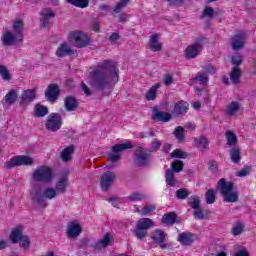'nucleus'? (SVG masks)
<instances>
[{
  "label": "nucleus",
  "instance_id": "1",
  "mask_svg": "<svg viewBox=\"0 0 256 256\" xmlns=\"http://www.w3.org/2000/svg\"><path fill=\"white\" fill-rule=\"evenodd\" d=\"M89 79L91 87L96 91L113 89V85L119 83V67H117V62L106 59L90 67Z\"/></svg>",
  "mask_w": 256,
  "mask_h": 256
},
{
  "label": "nucleus",
  "instance_id": "2",
  "mask_svg": "<svg viewBox=\"0 0 256 256\" xmlns=\"http://www.w3.org/2000/svg\"><path fill=\"white\" fill-rule=\"evenodd\" d=\"M218 187L225 203H237V201H239V194L235 192V185L233 182L222 178L218 181Z\"/></svg>",
  "mask_w": 256,
  "mask_h": 256
},
{
  "label": "nucleus",
  "instance_id": "3",
  "mask_svg": "<svg viewBox=\"0 0 256 256\" xmlns=\"http://www.w3.org/2000/svg\"><path fill=\"white\" fill-rule=\"evenodd\" d=\"M155 227V222L151 218H140L132 230V233L136 239L139 241H143V239L147 238L149 235V229H153Z\"/></svg>",
  "mask_w": 256,
  "mask_h": 256
},
{
  "label": "nucleus",
  "instance_id": "4",
  "mask_svg": "<svg viewBox=\"0 0 256 256\" xmlns=\"http://www.w3.org/2000/svg\"><path fill=\"white\" fill-rule=\"evenodd\" d=\"M153 151L150 149L138 146L134 150L133 163L136 167H149L151 165V157Z\"/></svg>",
  "mask_w": 256,
  "mask_h": 256
},
{
  "label": "nucleus",
  "instance_id": "5",
  "mask_svg": "<svg viewBox=\"0 0 256 256\" xmlns=\"http://www.w3.org/2000/svg\"><path fill=\"white\" fill-rule=\"evenodd\" d=\"M9 239L13 244L19 243L23 251H29L31 249V239H29V236L23 235V230L19 228L12 229Z\"/></svg>",
  "mask_w": 256,
  "mask_h": 256
},
{
  "label": "nucleus",
  "instance_id": "6",
  "mask_svg": "<svg viewBox=\"0 0 256 256\" xmlns=\"http://www.w3.org/2000/svg\"><path fill=\"white\" fill-rule=\"evenodd\" d=\"M36 183H51L53 181V170L49 166H40L32 174Z\"/></svg>",
  "mask_w": 256,
  "mask_h": 256
},
{
  "label": "nucleus",
  "instance_id": "7",
  "mask_svg": "<svg viewBox=\"0 0 256 256\" xmlns=\"http://www.w3.org/2000/svg\"><path fill=\"white\" fill-rule=\"evenodd\" d=\"M33 165V158L27 155L13 156L4 164L5 169H13L15 167H27Z\"/></svg>",
  "mask_w": 256,
  "mask_h": 256
},
{
  "label": "nucleus",
  "instance_id": "8",
  "mask_svg": "<svg viewBox=\"0 0 256 256\" xmlns=\"http://www.w3.org/2000/svg\"><path fill=\"white\" fill-rule=\"evenodd\" d=\"M45 127L47 131H51L52 133H55L63 127V117L59 113H51L48 115Z\"/></svg>",
  "mask_w": 256,
  "mask_h": 256
},
{
  "label": "nucleus",
  "instance_id": "9",
  "mask_svg": "<svg viewBox=\"0 0 256 256\" xmlns=\"http://www.w3.org/2000/svg\"><path fill=\"white\" fill-rule=\"evenodd\" d=\"M206 39L205 37L196 38L193 44L184 51L186 59H195L199 55V51L203 49V43H205Z\"/></svg>",
  "mask_w": 256,
  "mask_h": 256
},
{
  "label": "nucleus",
  "instance_id": "10",
  "mask_svg": "<svg viewBox=\"0 0 256 256\" xmlns=\"http://www.w3.org/2000/svg\"><path fill=\"white\" fill-rule=\"evenodd\" d=\"M127 149H133V143L126 142V143L116 144L112 146L111 148L112 153L108 154V161H110V163H117V161L121 159V154L119 153Z\"/></svg>",
  "mask_w": 256,
  "mask_h": 256
},
{
  "label": "nucleus",
  "instance_id": "11",
  "mask_svg": "<svg viewBox=\"0 0 256 256\" xmlns=\"http://www.w3.org/2000/svg\"><path fill=\"white\" fill-rule=\"evenodd\" d=\"M70 39L74 41L78 49H83L85 47H88V45L91 44V40L89 39V36H87V34L81 31L71 32Z\"/></svg>",
  "mask_w": 256,
  "mask_h": 256
},
{
  "label": "nucleus",
  "instance_id": "12",
  "mask_svg": "<svg viewBox=\"0 0 256 256\" xmlns=\"http://www.w3.org/2000/svg\"><path fill=\"white\" fill-rule=\"evenodd\" d=\"M37 99V91L35 89H27L21 93L19 107L25 109L29 103H33Z\"/></svg>",
  "mask_w": 256,
  "mask_h": 256
},
{
  "label": "nucleus",
  "instance_id": "13",
  "mask_svg": "<svg viewBox=\"0 0 256 256\" xmlns=\"http://www.w3.org/2000/svg\"><path fill=\"white\" fill-rule=\"evenodd\" d=\"M167 233L161 229H156L151 234V240L155 245H159L160 249H167Z\"/></svg>",
  "mask_w": 256,
  "mask_h": 256
},
{
  "label": "nucleus",
  "instance_id": "14",
  "mask_svg": "<svg viewBox=\"0 0 256 256\" xmlns=\"http://www.w3.org/2000/svg\"><path fill=\"white\" fill-rule=\"evenodd\" d=\"M197 239V234L185 231L178 234L177 242L182 244L184 247H191V245H193Z\"/></svg>",
  "mask_w": 256,
  "mask_h": 256
},
{
  "label": "nucleus",
  "instance_id": "15",
  "mask_svg": "<svg viewBox=\"0 0 256 256\" xmlns=\"http://www.w3.org/2000/svg\"><path fill=\"white\" fill-rule=\"evenodd\" d=\"M117 176L111 171L104 172L100 177V186L102 191H107L115 182Z\"/></svg>",
  "mask_w": 256,
  "mask_h": 256
},
{
  "label": "nucleus",
  "instance_id": "16",
  "mask_svg": "<svg viewBox=\"0 0 256 256\" xmlns=\"http://www.w3.org/2000/svg\"><path fill=\"white\" fill-rule=\"evenodd\" d=\"M59 95H61V88H59V85H48L47 90L45 92V97L47 101H49L50 103H55V101L59 99Z\"/></svg>",
  "mask_w": 256,
  "mask_h": 256
},
{
  "label": "nucleus",
  "instance_id": "17",
  "mask_svg": "<svg viewBox=\"0 0 256 256\" xmlns=\"http://www.w3.org/2000/svg\"><path fill=\"white\" fill-rule=\"evenodd\" d=\"M245 37H247V34L243 31L238 32L233 36L231 45L234 51H239V49H243V46L245 45Z\"/></svg>",
  "mask_w": 256,
  "mask_h": 256
},
{
  "label": "nucleus",
  "instance_id": "18",
  "mask_svg": "<svg viewBox=\"0 0 256 256\" xmlns=\"http://www.w3.org/2000/svg\"><path fill=\"white\" fill-rule=\"evenodd\" d=\"M171 114L169 112L160 111L158 107H154L152 110V120L161 121L162 123H169L171 121Z\"/></svg>",
  "mask_w": 256,
  "mask_h": 256
},
{
  "label": "nucleus",
  "instance_id": "19",
  "mask_svg": "<svg viewBox=\"0 0 256 256\" xmlns=\"http://www.w3.org/2000/svg\"><path fill=\"white\" fill-rule=\"evenodd\" d=\"M82 232L83 228L81 227V224L71 222L67 228V237L69 239H77V237H79Z\"/></svg>",
  "mask_w": 256,
  "mask_h": 256
},
{
  "label": "nucleus",
  "instance_id": "20",
  "mask_svg": "<svg viewBox=\"0 0 256 256\" xmlns=\"http://www.w3.org/2000/svg\"><path fill=\"white\" fill-rule=\"evenodd\" d=\"M56 57L63 58L71 55H75V50L69 46L67 43H62L59 45L55 52Z\"/></svg>",
  "mask_w": 256,
  "mask_h": 256
},
{
  "label": "nucleus",
  "instance_id": "21",
  "mask_svg": "<svg viewBox=\"0 0 256 256\" xmlns=\"http://www.w3.org/2000/svg\"><path fill=\"white\" fill-rule=\"evenodd\" d=\"M19 40V37H17L15 34H13L11 31H6L4 35L2 36V43L6 47H11V45H15Z\"/></svg>",
  "mask_w": 256,
  "mask_h": 256
},
{
  "label": "nucleus",
  "instance_id": "22",
  "mask_svg": "<svg viewBox=\"0 0 256 256\" xmlns=\"http://www.w3.org/2000/svg\"><path fill=\"white\" fill-rule=\"evenodd\" d=\"M68 185H69V177L67 176L61 177L56 183V189H55L56 193H58V195H63V193L67 191Z\"/></svg>",
  "mask_w": 256,
  "mask_h": 256
},
{
  "label": "nucleus",
  "instance_id": "23",
  "mask_svg": "<svg viewBox=\"0 0 256 256\" xmlns=\"http://www.w3.org/2000/svg\"><path fill=\"white\" fill-rule=\"evenodd\" d=\"M189 111V103L187 101L180 100L174 105V113L176 115H185Z\"/></svg>",
  "mask_w": 256,
  "mask_h": 256
},
{
  "label": "nucleus",
  "instance_id": "24",
  "mask_svg": "<svg viewBox=\"0 0 256 256\" xmlns=\"http://www.w3.org/2000/svg\"><path fill=\"white\" fill-rule=\"evenodd\" d=\"M25 24L23 23V20L18 19L14 21L12 25V29L14 31V35L19 38V41H23V27Z\"/></svg>",
  "mask_w": 256,
  "mask_h": 256
},
{
  "label": "nucleus",
  "instance_id": "25",
  "mask_svg": "<svg viewBox=\"0 0 256 256\" xmlns=\"http://www.w3.org/2000/svg\"><path fill=\"white\" fill-rule=\"evenodd\" d=\"M150 49L157 53L163 49V44L159 42V34H152L150 37Z\"/></svg>",
  "mask_w": 256,
  "mask_h": 256
},
{
  "label": "nucleus",
  "instance_id": "26",
  "mask_svg": "<svg viewBox=\"0 0 256 256\" xmlns=\"http://www.w3.org/2000/svg\"><path fill=\"white\" fill-rule=\"evenodd\" d=\"M64 105L66 111H75L77 107H79V102L77 101V98L74 96H66L64 100Z\"/></svg>",
  "mask_w": 256,
  "mask_h": 256
},
{
  "label": "nucleus",
  "instance_id": "27",
  "mask_svg": "<svg viewBox=\"0 0 256 256\" xmlns=\"http://www.w3.org/2000/svg\"><path fill=\"white\" fill-rule=\"evenodd\" d=\"M241 109V105H239V102L232 101L228 104L226 108V115L228 117H235L237 113H239V110Z\"/></svg>",
  "mask_w": 256,
  "mask_h": 256
},
{
  "label": "nucleus",
  "instance_id": "28",
  "mask_svg": "<svg viewBox=\"0 0 256 256\" xmlns=\"http://www.w3.org/2000/svg\"><path fill=\"white\" fill-rule=\"evenodd\" d=\"M163 225L173 226L177 223V214L175 212H169L162 216Z\"/></svg>",
  "mask_w": 256,
  "mask_h": 256
},
{
  "label": "nucleus",
  "instance_id": "29",
  "mask_svg": "<svg viewBox=\"0 0 256 256\" xmlns=\"http://www.w3.org/2000/svg\"><path fill=\"white\" fill-rule=\"evenodd\" d=\"M241 75H243L241 69L237 66H234L230 73V79L234 85H239L241 83Z\"/></svg>",
  "mask_w": 256,
  "mask_h": 256
},
{
  "label": "nucleus",
  "instance_id": "30",
  "mask_svg": "<svg viewBox=\"0 0 256 256\" xmlns=\"http://www.w3.org/2000/svg\"><path fill=\"white\" fill-rule=\"evenodd\" d=\"M74 151H75V147H73V145H70L64 148L60 155L62 161L64 163L71 161Z\"/></svg>",
  "mask_w": 256,
  "mask_h": 256
},
{
  "label": "nucleus",
  "instance_id": "31",
  "mask_svg": "<svg viewBox=\"0 0 256 256\" xmlns=\"http://www.w3.org/2000/svg\"><path fill=\"white\" fill-rule=\"evenodd\" d=\"M229 155L232 163L236 165L241 163V149H239V147L230 148Z\"/></svg>",
  "mask_w": 256,
  "mask_h": 256
},
{
  "label": "nucleus",
  "instance_id": "32",
  "mask_svg": "<svg viewBox=\"0 0 256 256\" xmlns=\"http://www.w3.org/2000/svg\"><path fill=\"white\" fill-rule=\"evenodd\" d=\"M17 91L15 90H10L4 97V101L5 103L11 107V105H15V103L17 102Z\"/></svg>",
  "mask_w": 256,
  "mask_h": 256
},
{
  "label": "nucleus",
  "instance_id": "33",
  "mask_svg": "<svg viewBox=\"0 0 256 256\" xmlns=\"http://www.w3.org/2000/svg\"><path fill=\"white\" fill-rule=\"evenodd\" d=\"M165 182L169 187H175L177 185V179H175V172L172 170L166 169L165 173Z\"/></svg>",
  "mask_w": 256,
  "mask_h": 256
},
{
  "label": "nucleus",
  "instance_id": "34",
  "mask_svg": "<svg viewBox=\"0 0 256 256\" xmlns=\"http://www.w3.org/2000/svg\"><path fill=\"white\" fill-rule=\"evenodd\" d=\"M161 87V84L156 83L153 85L148 92L146 93L145 97L147 101H155L157 99V90Z\"/></svg>",
  "mask_w": 256,
  "mask_h": 256
},
{
  "label": "nucleus",
  "instance_id": "35",
  "mask_svg": "<svg viewBox=\"0 0 256 256\" xmlns=\"http://www.w3.org/2000/svg\"><path fill=\"white\" fill-rule=\"evenodd\" d=\"M243 231H245V224L241 221H237L231 228L230 233H232L234 237H237L238 235H241Z\"/></svg>",
  "mask_w": 256,
  "mask_h": 256
},
{
  "label": "nucleus",
  "instance_id": "36",
  "mask_svg": "<svg viewBox=\"0 0 256 256\" xmlns=\"http://www.w3.org/2000/svg\"><path fill=\"white\" fill-rule=\"evenodd\" d=\"M170 167L171 169H169V171H172V173H181L185 167V163L181 160H175L171 162Z\"/></svg>",
  "mask_w": 256,
  "mask_h": 256
},
{
  "label": "nucleus",
  "instance_id": "37",
  "mask_svg": "<svg viewBox=\"0 0 256 256\" xmlns=\"http://www.w3.org/2000/svg\"><path fill=\"white\" fill-rule=\"evenodd\" d=\"M34 111L36 117H45L49 114V108L41 104H36Z\"/></svg>",
  "mask_w": 256,
  "mask_h": 256
},
{
  "label": "nucleus",
  "instance_id": "38",
  "mask_svg": "<svg viewBox=\"0 0 256 256\" xmlns=\"http://www.w3.org/2000/svg\"><path fill=\"white\" fill-rule=\"evenodd\" d=\"M225 136L227 140V145H229L230 147H235V145H237V135H235L233 131L227 130Z\"/></svg>",
  "mask_w": 256,
  "mask_h": 256
},
{
  "label": "nucleus",
  "instance_id": "39",
  "mask_svg": "<svg viewBox=\"0 0 256 256\" xmlns=\"http://www.w3.org/2000/svg\"><path fill=\"white\" fill-rule=\"evenodd\" d=\"M194 215V219H198L200 221H203V219H207V217L209 216V210L207 209H202L201 207L196 209L193 212Z\"/></svg>",
  "mask_w": 256,
  "mask_h": 256
},
{
  "label": "nucleus",
  "instance_id": "40",
  "mask_svg": "<svg viewBox=\"0 0 256 256\" xmlns=\"http://www.w3.org/2000/svg\"><path fill=\"white\" fill-rule=\"evenodd\" d=\"M171 159H187L189 157V153L176 148L174 151L171 152L170 154Z\"/></svg>",
  "mask_w": 256,
  "mask_h": 256
},
{
  "label": "nucleus",
  "instance_id": "41",
  "mask_svg": "<svg viewBox=\"0 0 256 256\" xmlns=\"http://www.w3.org/2000/svg\"><path fill=\"white\" fill-rule=\"evenodd\" d=\"M0 75L3 79V81H11L13 76L9 72V69H7V66L0 64Z\"/></svg>",
  "mask_w": 256,
  "mask_h": 256
},
{
  "label": "nucleus",
  "instance_id": "42",
  "mask_svg": "<svg viewBox=\"0 0 256 256\" xmlns=\"http://www.w3.org/2000/svg\"><path fill=\"white\" fill-rule=\"evenodd\" d=\"M194 143L198 145V147H202V149L209 148V140L205 136H200L198 138H194Z\"/></svg>",
  "mask_w": 256,
  "mask_h": 256
},
{
  "label": "nucleus",
  "instance_id": "43",
  "mask_svg": "<svg viewBox=\"0 0 256 256\" xmlns=\"http://www.w3.org/2000/svg\"><path fill=\"white\" fill-rule=\"evenodd\" d=\"M190 199L191 201L188 202L189 207L194 209V211L201 208V199L199 198V196L192 195Z\"/></svg>",
  "mask_w": 256,
  "mask_h": 256
},
{
  "label": "nucleus",
  "instance_id": "44",
  "mask_svg": "<svg viewBox=\"0 0 256 256\" xmlns=\"http://www.w3.org/2000/svg\"><path fill=\"white\" fill-rule=\"evenodd\" d=\"M128 201H144L147 199V195L141 192H133L127 197Z\"/></svg>",
  "mask_w": 256,
  "mask_h": 256
},
{
  "label": "nucleus",
  "instance_id": "45",
  "mask_svg": "<svg viewBox=\"0 0 256 256\" xmlns=\"http://www.w3.org/2000/svg\"><path fill=\"white\" fill-rule=\"evenodd\" d=\"M193 81H198L200 85H207L209 83V76L207 74H201L197 73L194 78H192Z\"/></svg>",
  "mask_w": 256,
  "mask_h": 256
},
{
  "label": "nucleus",
  "instance_id": "46",
  "mask_svg": "<svg viewBox=\"0 0 256 256\" xmlns=\"http://www.w3.org/2000/svg\"><path fill=\"white\" fill-rule=\"evenodd\" d=\"M205 199H206L207 205H213V203H215L216 201L215 190L208 189L205 194Z\"/></svg>",
  "mask_w": 256,
  "mask_h": 256
},
{
  "label": "nucleus",
  "instance_id": "47",
  "mask_svg": "<svg viewBox=\"0 0 256 256\" xmlns=\"http://www.w3.org/2000/svg\"><path fill=\"white\" fill-rule=\"evenodd\" d=\"M174 135L178 141H185V129L182 126H178L174 130Z\"/></svg>",
  "mask_w": 256,
  "mask_h": 256
},
{
  "label": "nucleus",
  "instance_id": "48",
  "mask_svg": "<svg viewBox=\"0 0 256 256\" xmlns=\"http://www.w3.org/2000/svg\"><path fill=\"white\" fill-rule=\"evenodd\" d=\"M190 193L189 190H187V188H180L178 190H176L175 192V196L177 199H181V200H185L187 199V197H189Z\"/></svg>",
  "mask_w": 256,
  "mask_h": 256
},
{
  "label": "nucleus",
  "instance_id": "49",
  "mask_svg": "<svg viewBox=\"0 0 256 256\" xmlns=\"http://www.w3.org/2000/svg\"><path fill=\"white\" fill-rule=\"evenodd\" d=\"M43 195L46 199H55L58 195V193L56 192V190L54 188H46L43 191Z\"/></svg>",
  "mask_w": 256,
  "mask_h": 256
},
{
  "label": "nucleus",
  "instance_id": "50",
  "mask_svg": "<svg viewBox=\"0 0 256 256\" xmlns=\"http://www.w3.org/2000/svg\"><path fill=\"white\" fill-rule=\"evenodd\" d=\"M155 209H157V207L155 205H147V206H144L142 208V210H137V212L140 215L145 216V215H149V213H153V211H155Z\"/></svg>",
  "mask_w": 256,
  "mask_h": 256
},
{
  "label": "nucleus",
  "instance_id": "51",
  "mask_svg": "<svg viewBox=\"0 0 256 256\" xmlns=\"http://www.w3.org/2000/svg\"><path fill=\"white\" fill-rule=\"evenodd\" d=\"M214 15L215 10L213 9V7L206 6L201 14V19H203V17H209L210 19H213Z\"/></svg>",
  "mask_w": 256,
  "mask_h": 256
},
{
  "label": "nucleus",
  "instance_id": "52",
  "mask_svg": "<svg viewBox=\"0 0 256 256\" xmlns=\"http://www.w3.org/2000/svg\"><path fill=\"white\" fill-rule=\"evenodd\" d=\"M72 5L79 9H85L86 7H89V0H72Z\"/></svg>",
  "mask_w": 256,
  "mask_h": 256
},
{
  "label": "nucleus",
  "instance_id": "53",
  "mask_svg": "<svg viewBox=\"0 0 256 256\" xmlns=\"http://www.w3.org/2000/svg\"><path fill=\"white\" fill-rule=\"evenodd\" d=\"M129 5V0H120L114 8V13H121V10L125 9Z\"/></svg>",
  "mask_w": 256,
  "mask_h": 256
},
{
  "label": "nucleus",
  "instance_id": "54",
  "mask_svg": "<svg viewBox=\"0 0 256 256\" xmlns=\"http://www.w3.org/2000/svg\"><path fill=\"white\" fill-rule=\"evenodd\" d=\"M111 241H113V238H111V234L106 233L102 239H100V243L102 247H109L111 244Z\"/></svg>",
  "mask_w": 256,
  "mask_h": 256
},
{
  "label": "nucleus",
  "instance_id": "55",
  "mask_svg": "<svg viewBox=\"0 0 256 256\" xmlns=\"http://www.w3.org/2000/svg\"><path fill=\"white\" fill-rule=\"evenodd\" d=\"M41 15L44 19H53V17H55V12L52 9L45 8L42 10Z\"/></svg>",
  "mask_w": 256,
  "mask_h": 256
},
{
  "label": "nucleus",
  "instance_id": "56",
  "mask_svg": "<svg viewBox=\"0 0 256 256\" xmlns=\"http://www.w3.org/2000/svg\"><path fill=\"white\" fill-rule=\"evenodd\" d=\"M208 171H210V173H218L219 166L217 165V161H215V160L209 161V163H208Z\"/></svg>",
  "mask_w": 256,
  "mask_h": 256
},
{
  "label": "nucleus",
  "instance_id": "57",
  "mask_svg": "<svg viewBox=\"0 0 256 256\" xmlns=\"http://www.w3.org/2000/svg\"><path fill=\"white\" fill-rule=\"evenodd\" d=\"M241 63H243L242 55L236 54V55L232 56V65H234V67H239V65H241Z\"/></svg>",
  "mask_w": 256,
  "mask_h": 256
},
{
  "label": "nucleus",
  "instance_id": "58",
  "mask_svg": "<svg viewBox=\"0 0 256 256\" xmlns=\"http://www.w3.org/2000/svg\"><path fill=\"white\" fill-rule=\"evenodd\" d=\"M161 145H163L159 139L155 138L152 142H151V151H159V149H161Z\"/></svg>",
  "mask_w": 256,
  "mask_h": 256
},
{
  "label": "nucleus",
  "instance_id": "59",
  "mask_svg": "<svg viewBox=\"0 0 256 256\" xmlns=\"http://www.w3.org/2000/svg\"><path fill=\"white\" fill-rule=\"evenodd\" d=\"M249 171H251V167L246 166L237 172V177H247L249 175Z\"/></svg>",
  "mask_w": 256,
  "mask_h": 256
},
{
  "label": "nucleus",
  "instance_id": "60",
  "mask_svg": "<svg viewBox=\"0 0 256 256\" xmlns=\"http://www.w3.org/2000/svg\"><path fill=\"white\" fill-rule=\"evenodd\" d=\"M205 71L206 73H208V75H215V73L217 72V68H215V66L208 64L205 67Z\"/></svg>",
  "mask_w": 256,
  "mask_h": 256
},
{
  "label": "nucleus",
  "instance_id": "61",
  "mask_svg": "<svg viewBox=\"0 0 256 256\" xmlns=\"http://www.w3.org/2000/svg\"><path fill=\"white\" fill-rule=\"evenodd\" d=\"M40 23L41 27H43L44 29L51 27V21L49 20V18H41Z\"/></svg>",
  "mask_w": 256,
  "mask_h": 256
},
{
  "label": "nucleus",
  "instance_id": "62",
  "mask_svg": "<svg viewBox=\"0 0 256 256\" xmlns=\"http://www.w3.org/2000/svg\"><path fill=\"white\" fill-rule=\"evenodd\" d=\"M172 83H173V75L165 74L164 75V84L169 86V85H172Z\"/></svg>",
  "mask_w": 256,
  "mask_h": 256
},
{
  "label": "nucleus",
  "instance_id": "63",
  "mask_svg": "<svg viewBox=\"0 0 256 256\" xmlns=\"http://www.w3.org/2000/svg\"><path fill=\"white\" fill-rule=\"evenodd\" d=\"M33 200L36 201L38 203V205H41L42 207H45V195L33 198Z\"/></svg>",
  "mask_w": 256,
  "mask_h": 256
},
{
  "label": "nucleus",
  "instance_id": "64",
  "mask_svg": "<svg viewBox=\"0 0 256 256\" xmlns=\"http://www.w3.org/2000/svg\"><path fill=\"white\" fill-rule=\"evenodd\" d=\"M235 256H249V252H247L245 249H242L236 252Z\"/></svg>",
  "mask_w": 256,
  "mask_h": 256
}]
</instances>
